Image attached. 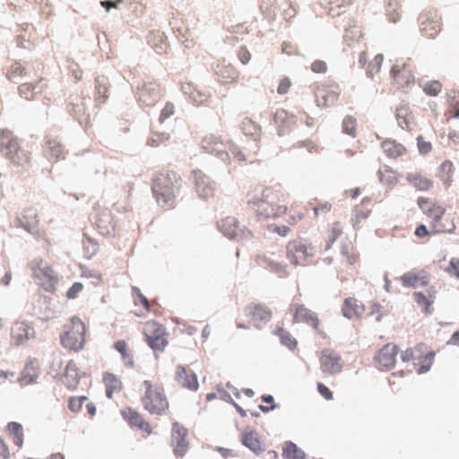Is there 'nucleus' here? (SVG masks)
I'll return each mask as SVG.
<instances>
[{
    "instance_id": "nucleus-1",
    "label": "nucleus",
    "mask_w": 459,
    "mask_h": 459,
    "mask_svg": "<svg viewBox=\"0 0 459 459\" xmlns=\"http://www.w3.org/2000/svg\"><path fill=\"white\" fill-rule=\"evenodd\" d=\"M247 209L258 219H277L294 226L305 218L307 208L298 201L290 202V194L279 184H256L247 194Z\"/></svg>"
},
{
    "instance_id": "nucleus-2",
    "label": "nucleus",
    "mask_w": 459,
    "mask_h": 459,
    "mask_svg": "<svg viewBox=\"0 0 459 459\" xmlns=\"http://www.w3.org/2000/svg\"><path fill=\"white\" fill-rule=\"evenodd\" d=\"M182 186V178L174 170L163 169L152 179V192L159 206L165 210L176 207L177 197Z\"/></svg>"
},
{
    "instance_id": "nucleus-3",
    "label": "nucleus",
    "mask_w": 459,
    "mask_h": 459,
    "mask_svg": "<svg viewBox=\"0 0 459 459\" xmlns=\"http://www.w3.org/2000/svg\"><path fill=\"white\" fill-rule=\"evenodd\" d=\"M140 400L143 409L152 415H164L169 409V402L165 388L158 381L147 379L142 382Z\"/></svg>"
},
{
    "instance_id": "nucleus-4",
    "label": "nucleus",
    "mask_w": 459,
    "mask_h": 459,
    "mask_svg": "<svg viewBox=\"0 0 459 459\" xmlns=\"http://www.w3.org/2000/svg\"><path fill=\"white\" fill-rule=\"evenodd\" d=\"M86 333V324L79 316H74L64 325L60 343L65 349L78 352L84 348Z\"/></svg>"
},
{
    "instance_id": "nucleus-5",
    "label": "nucleus",
    "mask_w": 459,
    "mask_h": 459,
    "mask_svg": "<svg viewBox=\"0 0 459 459\" xmlns=\"http://www.w3.org/2000/svg\"><path fill=\"white\" fill-rule=\"evenodd\" d=\"M0 153L18 166H25L31 160L30 153L20 146L18 138L8 129L0 130Z\"/></svg>"
},
{
    "instance_id": "nucleus-6",
    "label": "nucleus",
    "mask_w": 459,
    "mask_h": 459,
    "mask_svg": "<svg viewBox=\"0 0 459 459\" xmlns=\"http://www.w3.org/2000/svg\"><path fill=\"white\" fill-rule=\"evenodd\" d=\"M435 351L423 343L403 351L401 359L403 362L412 361L414 369L419 373L429 371L435 359Z\"/></svg>"
},
{
    "instance_id": "nucleus-7",
    "label": "nucleus",
    "mask_w": 459,
    "mask_h": 459,
    "mask_svg": "<svg viewBox=\"0 0 459 459\" xmlns=\"http://www.w3.org/2000/svg\"><path fill=\"white\" fill-rule=\"evenodd\" d=\"M143 334L145 342L153 351H164L169 344V333L166 327L156 320L143 323Z\"/></svg>"
},
{
    "instance_id": "nucleus-8",
    "label": "nucleus",
    "mask_w": 459,
    "mask_h": 459,
    "mask_svg": "<svg viewBox=\"0 0 459 459\" xmlns=\"http://www.w3.org/2000/svg\"><path fill=\"white\" fill-rule=\"evenodd\" d=\"M390 74L393 84L403 89L414 82L413 65L411 58H400L393 65Z\"/></svg>"
},
{
    "instance_id": "nucleus-9",
    "label": "nucleus",
    "mask_w": 459,
    "mask_h": 459,
    "mask_svg": "<svg viewBox=\"0 0 459 459\" xmlns=\"http://www.w3.org/2000/svg\"><path fill=\"white\" fill-rule=\"evenodd\" d=\"M32 276L36 282L46 290H52L56 282V276L47 262L43 259H35L30 263Z\"/></svg>"
},
{
    "instance_id": "nucleus-10",
    "label": "nucleus",
    "mask_w": 459,
    "mask_h": 459,
    "mask_svg": "<svg viewBox=\"0 0 459 459\" xmlns=\"http://www.w3.org/2000/svg\"><path fill=\"white\" fill-rule=\"evenodd\" d=\"M289 312L292 316L294 324H306L319 332V318L314 311L307 307L299 301L293 299L292 303L289 307Z\"/></svg>"
},
{
    "instance_id": "nucleus-11",
    "label": "nucleus",
    "mask_w": 459,
    "mask_h": 459,
    "mask_svg": "<svg viewBox=\"0 0 459 459\" xmlns=\"http://www.w3.org/2000/svg\"><path fill=\"white\" fill-rule=\"evenodd\" d=\"M243 316L250 325L260 328L272 319L273 312L264 304L250 303L243 309Z\"/></svg>"
},
{
    "instance_id": "nucleus-12",
    "label": "nucleus",
    "mask_w": 459,
    "mask_h": 459,
    "mask_svg": "<svg viewBox=\"0 0 459 459\" xmlns=\"http://www.w3.org/2000/svg\"><path fill=\"white\" fill-rule=\"evenodd\" d=\"M93 223L102 236H114L117 230V222L110 211L107 208L96 207L92 215Z\"/></svg>"
},
{
    "instance_id": "nucleus-13",
    "label": "nucleus",
    "mask_w": 459,
    "mask_h": 459,
    "mask_svg": "<svg viewBox=\"0 0 459 459\" xmlns=\"http://www.w3.org/2000/svg\"><path fill=\"white\" fill-rule=\"evenodd\" d=\"M398 347L393 342L385 344L373 357V362L379 370H389L396 362Z\"/></svg>"
},
{
    "instance_id": "nucleus-14",
    "label": "nucleus",
    "mask_w": 459,
    "mask_h": 459,
    "mask_svg": "<svg viewBox=\"0 0 459 459\" xmlns=\"http://www.w3.org/2000/svg\"><path fill=\"white\" fill-rule=\"evenodd\" d=\"M446 214V208L439 204L431 206L427 216L431 219L430 228L433 234L451 233L455 229V221H446V224L441 225L442 217Z\"/></svg>"
},
{
    "instance_id": "nucleus-15",
    "label": "nucleus",
    "mask_w": 459,
    "mask_h": 459,
    "mask_svg": "<svg viewBox=\"0 0 459 459\" xmlns=\"http://www.w3.org/2000/svg\"><path fill=\"white\" fill-rule=\"evenodd\" d=\"M420 30L429 39L435 38L441 30V18L437 11L423 12L420 17Z\"/></svg>"
},
{
    "instance_id": "nucleus-16",
    "label": "nucleus",
    "mask_w": 459,
    "mask_h": 459,
    "mask_svg": "<svg viewBox=\"0 0 459 459\" xmlns=\"http://www.w3.org/2000/svg\"><path fill=\"white\" fill-rule=\"evenodd\" d=\"M138 101L145 107H153L161 97V88L155 81L144 82L137 91Z\"/></svg>"
},
{
    "instance_id": "nucleus-17",
    "label": "nucleus",
    "mask_w": 459,
    "mask_h": 459,
    "mask_svg": "<svg viewBox=\"0 0 459 459\" xmlns=\"http://www.w3.org/2000/svg\"><path fill=\"white\" fill-rule=\"evenodd\" d=\"M431 274L425 269L414 268L401 276V282L403 287L420 288L429 287Z\"/></svg>"
},
{
    "instance_id": "nucleus-18",
    "label": "nucleus",
    "mask_w": 459,
    "mask_h": 459,
    "mask_svg": "<svg viewBox=\"0 0 459 459\" xmlns=\"http://www.w3.org/2000/svg\"><path fill=\"white\" fill-rule=\"evenodd\" d=\"M35 336V331L31 325L24 321H16L10 329L11 344L21 346Z\"/></svg>"
},
{
    "instance_id": "nucleus-19",
    "label": "nucleus",
    "mask_w": 459,
    "mask_h": 459,
    "mask_svg": "<svg viewBox=\"0 0 459 459\" xmlns=\"http://www.w3.org/2000/svg\"><path fill=\"white\" fill-rule=\"evenodd\" d=\"M192 178L195 189L198 196L203 199H209L214 196L215 186L211 178L200 169L192 171Z\"/></svg>"
},
{
    "instance_id": "nucleus-20",
    "label": "nucleus",
    "mask_w": 459,
    "mask_h": 459,
    "mask_svg": "<svg viewBox=\"0 0 459 459\" xmlns=\"http://www.w3.org/2000/svg\"><path fill=\"white\" fill-rule=\"evenodd\" d=\"M319 362L321 370L325 374L333 375L339 373L342 368L340 355L329 348L322 350Z\"/></svg>"
},
{
    "instance_id": "nucleus-21",
    "label": "nucleus",
    "mask_w": 459,
    "mask_h": 459,
    "mask_svg": "<svg viewBox=\"0 0 459 459\" xmlns=\"http://www.w3.org/2000/svg\"><path fill=\"white\" fill-rule=\"evenodd\" d=\"M313 255V248L299 241L290 242L287 246V257L295 265H303Z\"/></svg>"
},
{
    "instance_id": "nucleus-22",
    "label": "nucleus",
    "mask_w": 459,
    "mask_h": 459,
    "mask_svg": "<svg viewBox=\"0 0 459 459\" xmlns=\"http://www.w3.org/2000/svg\"><path fill=\"white\" fill-rule=\"evenodd\" d=\"M220 229L229 238H232L237 241H242L252 238V232L247 230L240 229L238 220L234 217H227L223 219L220 224Z\"/></svg>"
},
{
    "instance_id": "nucleus-23",
    "label": "nucleus",
    "mask_w": 459,
    "mask_h": 459,
    "mask_svg": "<svg viewBox=\"0 0 459 459\" xmlns=\"http://www.w3.org/2000/svg\"><path fill=\"white\" fill-rule=\"evenodd\" d=\"M341 89L336 84L322 85L316 91V101L319 107L333 106L339 99Z\"/></svg>"
},
{
    "instance_id": "nucleus-24",
    "label": "nucleus",
    "mask_w": 459,
    "mask_h": 459,
    "mask_svg": "<svg viewBox=\"0 0 459 459\" xmlns=\"http://www.w3.org/2000/svg\"><path fill=\"white\" fill-rule=\"evenodd\" d=\"M171 443L177 455H185L188 446L187 429L178 422H175L172 427Z\"/></svg>"
},
{
    "instance_id": "nucleus-25",
    "label": "nucleus",
    "mask_w": 459,
    "mask_h": 459,
    "mask_svg": "<svg viewBox=\"0 0 459 459\" xmlns=\"http://www.w3.org/2000/svg\"><path fill=\"white\" fill-rule=\"evenodd\" d=\"M280 135L285 134L297 126V117L283 108L277 109L273 117Z\"/></svg>"
},
{
    "instance_id": "nucleus-26",
    "label": "nucleus",
    "mask_w": 459,
    "mask_h": 459,
    "mask_svg": "<svg viewBox=\"0 0 459 459\" xmlns=\"http://www.w3.org/2000/svg\"><path fill=\"white\" fill-rule=\"evenodd\" d=\"M410 186L420 192H429L434 187L433 179L421 171L410 172L406 175Z\"/></svg>"
},
{
    "instance_id": "nucleus-27",
    "label": "nucleus",
    "mask_w": 459,
    "mask_h": 459,
    "mask_svg": "<svg viewBox=\"0 0 459 459\" xmlns=\"http://www.w3.org/2000/svg\"><path fill=\"white\" fill-rule=\"evenodd\" d=\"M83 373L80 371L74 360H69L65 366V372L62 376V383L70 390L78 387L80 379Z\"/></svg>"
},
{
    "instance_id": "nucleus-28",
    "label": "nucleus",
    "mask_w": 459,
    "mask_h": 459,
    "mask_svg": "<svg viewBox=\"0 0 459 459\" xmlns=\"http://www.w3.org/2000/svg\"><path fill=\"white\" fill-rule=\"evenodd\" d=\"M455 166L450 160H443L436 170L437 178L442 183L445 189H448L454 183Z\"/></svg>"
},
{
    "instance_id": "nucleus-29",
    "label": "nucleus",
    "mask_w": 459,
    "mask_h": 459,
    "mask_svg": "<svg viewBox=\"0 0 459 459\" xmlns=\"http://www.w3.org/2000/svg\"><path fill=\"white\" fill-rule=\"evenodd\" d=\"M398 126L406 131H411L415 126V117L408 103H401L395 110Z\"/></svg>"
},
{
    "instance_id": "nucleus-30",
    "label": "nucleus",
    "mask_w": 459,
    "mask_h": 459,
    "mask_svg": "<svg viewBox=\"0 0 459 459\" xmlns=\"http://www.w3.org/2000/svg\"><path fill=\"white\" fill-rule=\"evenodd\" d=\"M102 383L105 387V394L108 399H113L115 395L123 391L124 385L119 376L111 373L104 372L102 374Z\"/></svg>"
},
{
    "instance_id": "nucleus-31",
    "label": "nucleus",
    "mask_w": 459,
    "mask_h": 459,
    "mask_svg": "<svg viewBox=\"0 0 459 459\" xmlns=\"http://www.w3.org/2000/svg\"><path fill=\"white\" fill-rule=\"evenodd\" d=\"M437 290L434 286L430 285L425 291H414L413 298L417 305L425 312L431 313L433 311L432 305L436 299Z\"/></svg>"
},
{
    "instance_id": "nucleus-32",
    "label": "nucleus",
    "mask_w": 459,
    "mask_h": 459,
    "mask_svg": "<svg viewBox=\"0 0 459 459\" xmlns=\"http://www.w3.org/2000/svg\"><path fill=\"white\" fill-rule=\"evenodd\" d=\"M122 415L126 420L128 421V423L131 426L137 427L141 430L146 432L147 434L152 433V427L148 421H146L143 415L139 413L137 411L132 409V408H126L122 411Z\"/></svg>"
},
{
    "instance_id": "nucleus-33",
    "label": "nucleus",
    "mask_w": 459,
    "mask_h": 459,
    "mask_svg": "<svg viewBox=\"0 0 459 459\" xmlns=\"http://www.w3.org/2000/svg\"><path fill=\"white\" fill-rule=\"evenodd\" d=\"M176 380L184 387L192 391L198 389L199 384L196 375L191 370H187L185 367L179 365L176 368Z\"/></svg>"
},
{
    "instance_id": "nucleus-34",
    "label": "nucleus",
    "mask_w": 459,
    "mask_h": 459,
    "mask_svg": "<svg viewBox=\"0 0 459 459\" xmlns=\"http://www.w3.org/2000/svg\"><path fill=\"white\" fill-rule=\"evenodd\" d=\"M381 148L386 157L393 160L403 157L407 154L406 147L403 143L391 138L384 140L381 143Z\"/></svg>"
},
{
    "instance_id": "nucleus-35",
    "label": "nucleus",
    "mask_w": 459,
    "mask_h": 459,
    "mask_svg": "<svg viewBox=\"0 0 459 459\" xmlns=\"http://www.w3.org/2000/svg\"><path fill=\"white\" fill-rule=\"evenodd\" d=\"M95 106L100 108L104 105L108 99V82L105 77L95 78L94 87Z\"/></svg>"
},
{
    "instance_id": "nucleus-36",
    "label": "nucleus",
    "mask_w": 459,
    "mask_h": 459,
    "mask_svg": "<svg viewBox=\"0 0 459 459\" xmlns=\"http://www.w3.org/2000/svg\"><path fill=\"white\" fill-rule=\"evenodd\" d=\"M45 154L55 160L64 158V146L57 138L48 136L44 147Z\"/></svg>"
},
{
    "instance_id": "nucleus-37",
    "label": "nucleus",
    "mask_w": 459,
    "mask_h": 459,
    "mask_svg": "<svg viewBox=\"0 0 459 459\" xmlns=\"http://www.w3.org/2000/svg\"><path fill=\"white\" fill-rule=\"evenodd\" d=\"M185 92L188 95L189 99L197 106L204 105L209 101L210 94L198 89L191 83H187L184 86Z\"/></svg>"
},
{
    "instance_id": "nucleus-38",
    "label": "nucleus",
    "mask_w": 459,
    "mask_h": 459,
    "mask_svg": "<svg viewBox=\"0 0 459 459\" xmlns=\"http://www.w3.org/2000/svg\"><path fill=\"white\" fill-rule=\"evenodd\" d=\"M379 181L389 187H394L399 181L397 172L390 166L384 165L377 170Z\"/></svg>"
},
{
    "instance_id": "nucleus-39",
    "label": "nucleus",
    "mask_w": 459,
    "mask_h": 459,
    "mask_svg": "<svg viewBox=\"0 0 459 459\" xmlns=\"http://www.w3.org/2000/svg\"><path fill=\"white\" fill-rule=\"evenodd\" d=\"M364 311L363 305L354 298L345 299L342 306V314L348 318H354L360 316Z\"/></svg>"
},
{
    "instance_id": "nucleus-40",
    "label": "nucleus",
    "mask_w": 459,
    "mask_h": 459,
    "mask_svg": "<svg viewBox=\"0 0 459 459\" xmlns=\"http://www.w3.org/2000/svg\"><path fill=\"white\" fill-rule=\"evenodd\" d=\"M148 42L159 55L166 53L169 48V43L166 37L160 31L152 32L149 36Z\"/></svg>"
},
{
    "instance_id": "nucleus-41",
    "label": "nucleus",
    "mask_w": 459,
    "mask_h": 459,
    "mask_svg": "<svg viewBox=\"0 0 459 459\" xmlns=\"http://www.w3.org/2000/svg\"><path fill=\"white\" fill-rule=\"evenodd\" d=\"M242 132L255 140H257L262 134L261 126L249 117H245L241 122Z\"/></svg>"
},
{
    "instance_id": "nucleus-42",
    "label": "nucleus",
    "mask_w": 459,
    "mask_h": 459,
    "mask_svg": "<svg viewBox=\"0 0 459 459\" xmlns=\"http://www.w3.org/2000/svg\"><path fill=\"white\" fill-rule=\"evenodd\" d=\"M114 348L120 353L122 359L126 365L131 367L134 366L133 351L129 348V345L126 341H117L114 344Z\"/></svg>"
},
{
    "instance_id": "nucleus-43",
    "label": "nucleus",
    "mask_w": 459,
    "mask_h": 459,
    "mask_svg": "<svg viewBox=\"0 0 459 459\" xmlns=\"http://www.w3.org/2000/svg\"><path fill=\"white\" fill-rule=\"evenodd\" d=\"M242 443L255 453L262 451L261 441L258 438V435L255 431H247L242 435Z\"/></svg>"
},
{
    "instance_id": "nucleus-44",
    "label": "nucleus",
    "mask_w": 459,
    "mask_h": 459,
    "mask_svg": "<svg viewBox=\"0 0 459 459\" xmlns=\"http://www.w3.org/2000/svg\"><path fill=\"white\" fill-rule=\"evenodd\" d=\"M274 334H276L281 341V343L290 350L293 351L298 346L297 340L292 336V334L284 329L283 327H277L274 330Z\"/></svg>"
},
{
    "instance_id": "nucleus-45",
    "label": "nucleus",
    "mask_w": 459,
    "mask_h": 459,
    "mask_svg": "<svg viewBox=\"0 0 459 459\" xmlns=\"http://www.w3.org/2000/svg\"><path fill=\"white\" fill-rule=\"evenodd\" d=\"M7 432L12 437L13 442L18 446L22 447L23 444V429L18 422H10L7 425Z\"/></svg>"
},
{
    "instance_id": "nucleus-46",
    "label": "nucleus",
    "mask_w": 459,
    "mask_h": 459,
    "mask_svg": "<svg viewBox=\"0 0 459 459\" xmlns=\"http://www.w3.org/2000/svg\"><path fill=\"white\" fill-rule=\"evenodd\" d=\"M285 459H304L305 453L292 442H286L282 449Z\"/></svg>"
},
{
    "instance_id": "nucleus-47",
    "label": "nucleus",
    "mask_w": 459,
    "mask_h": 459,
    "mask_svg": "<svg viewBox=\"0 0 459 459\" xmlns=\"http://www.w3.org/2000/svg\"><path fill=\"white\" fill-rule=\"evenodd\" d=\"M368 202V199H363L362 203L356 207L353 218L355 224H359L362 220H366L369 217L371 209L366 206V204Z\"/></svg>"
},
{
    "instance_id": "nucleus-48",
    "label": "nucleus",
    "mask_w": 459,
    "mask_h": 459,
    "mask_svg": "<svg viewBox=\"0 0 459 459\" xmlns=\"http://www.w3.org/2000/svg\"><path fill=\"white\" fill-rule=\"evenodd\" d=\"M316 203H309V205L312 206L314 214L316 217H318L319 215L327 214L332 210V204L324 201V202H317L315 200Z\"/></svg>"
},
{
    "instance_id": "nucleus-49",
    "label": "nucleus",
    "mask_w": 459,
    "mask_h": 459,
    "mask_svg": "<svg viewBox=\"0 0 459 459\" xmlns=\"http://www.w3.org/2000/svg\"><path fill=\"white\" fill-rule=\"evenodd\" d=\"M384 62V56L381 54L377 55L369 63L367 67V74L369 77H373L377 74Z\"/></svg>"
},
{
    "instance_id": "nucleus-50",
    "label": "nucleus",
    "mask_w": 459,
    "mask_h": 459,
    "mask_svg": "<svg viewBox=\"0 0 459 459\" xmlns=\"http://www.w3.org/2000/svg\"><path fill=\"white\" fill-rule=\"evenodd\" d=\"M342 131L352 136L355 137L357 134V121L354 117L351 116H346L342 121Z\"/></svg>"
},
{
    "instance_id": "nucleus-51",
    "label": "nucleus",
    "mask_w": 459,
    "mask_h": 459,
    "mask_svg": "<svg viewBox=\"0 0 459 459\" xmlns=\"http://www.w3.org/2000/svg\"><path fill=\"white\" fill-rule=\"evenodd\" d=\"M25 75V69L19 63L13 64L7 71L6 76L10 81L15 82Z\"/></svg>"
},
{
    "instance_id": "nucleus-52",
    "label": "nucleus",
    "mask_w": 459,
    "mask_h": 459,
    "mask_svg": "<svg viewBox=\"0 0 459 459\" xmlns=\"http://www.w3.org/2000/svg\"><path fill=\"white\" fill-rule=\"evenodd\" d=\"M134 294V302L137 305H142L146 312L151 310V303L147 299V298L141 292V290L137 287H133L132 289Z\"/></svg>"
},
{
    "instance_id": "nucleus-53",
    "label": "nucleus",
    "mask_w": 459,
    "mask_h": 459,
    "mask_svg": "<svg viewBox=\"0 0 459 459\" xmlns=\"http://www.w3.org/2000/svg\"><path fill=\"white\" fill-rule=\"evenodd\" d=\"M86 401H88L86 396H73L69 399L68 408L73 412H79Z\"/></svg>"
},
{
    "instance_id": "nucleus-54",
    "label": "nucleus",
    "mask_w": 459,
    "mask_h": 459,
    "mask_svg": "<svg viewBox=\"0 0 459 459\" xmlns=\"http://www.w3.org/2000/svg\"><path fill=\"white\" fill-rule=\"evenodd\" d=\"M441 90L442 84L438 81L429 82L423 87L424 92L429 96H437Z\"/></svg>"
},
{
    "instance_id": "nucleus-55",
    "label": "nucleus",
    "mask_w": 459,
    "mask_h": 459,
    "mask_svg": "<svg viewBox=\"0 0 459 459\" xmlns=\"http://www.w3.org/2000/svg\"><path fill=\"white\" fill-rule=\"evenodd\" d=\"M35 86L31 83H22L19 86V93L25 100H32L34 98Z\"/></svg>"
},
{
    "instance_id": "nucleus-56",
    "label": "nucleus",
    "mask_w": 459,
    "mask_h": 459,
    "mask_svg": "<svg viewBox=\"0 0 459 459\" xmlns=\"http://www.w3.org/2000/svg\"><path fill=\"white\" fill-rule=\"evenodd\" d=\"M437 203L433 202L429 197L420 196L417 200L419 208L427 215L429 210H431V206L436 205Z\"/></svg>"
},
{
    "instance_id": "nucleus-57",
    "label": "nucleus",
    "mask_w": 459,
    "mask_h": 459,
    "mask_svg": "<svg viewBox=\"0 0 459 459\" xmlns=\"http://www.w3.org/2000/svg\"><path fill=\"white\" fill-rule=\"evenodd\" d=\"M175 113V106L172 102H167L160 111L159 120L163 123Z\"/></svg>"
},
{
    "instance_id": "nucleus-58",
    "label": "nucleus",
    "mask_w": 459,
    "mask_h": 459,
    "mask_svg": "<svg viewBox=\"0 0 459 459\" xmlns=\"http://www.w3.org/2000/svg\"><path fill=\"white\" fill-rule=\"evenodd\" d=\"M203 147L208 152H212L216 149V145L221 144V142L212 136L204 137L202 141Z\"/></svg>"
},
{
    "instance_id": "nucleus-59",
    "label": "nucleus",
    "mask_w": 459,
    "mask_h": 459,
    "mask_svg": "<svg viewBox=\"0 0 459 459\" xmlns=\"http://www.w3.org/2000/svg\"><path fill=\"white\" fill-rule=\"evenodd\" d=\"M83 285L81 282H74L67 290L66 297L69 299L77 298L78 294L82 290Z\"/></svg>"
},
{
    "instance_id": "nucleus-60",
    "label": "nucleus",
    "mask_w": 459,
    "mask_h": 459,
    "mask_svg": "<svg viewBox=\"0 0 459 459\" xmlns=\"http://www.w3.org/2000/svg\"><path fill=\"white\" fill-rule=\"evenodd\" d=\"M446 272L457 277L459 279V259L458 258H452L449 262V265L446 267Z\"/></svg>"
},
{
    "instance_id": "nucleus-61",
    "label": "nucleus",
    "mask_w": 459,
    "mask_h": 459,
    "mask_svg": "<svg viewBox=\"0 0 459 459\" xmlns=\"http://www.w3.org/2000/svg\"><path fill=\"white\" fill-rule=\"evenodd\" d=\"M291 87V82L289 78L285 77L281 79L279 82V85L277 87V92L280 95L286 94Z\"/></svg>"
},
{
    "instance_id": "nucleus-62",
    "label": "nucleus",
    "mask_w": 459,
    "mask_h": 459,
    "mask_svg": "<svg viewBox=\"0 0 459 459\" xmlns=\"http://www.w3.org/2000/svg\"><path fill=\"white\" fill-rule=\"evenodd\" d=\"M417 141H418V148L421 154H427L431 151V149H432L431 143L429 142L425 141L422 136H419L417 138Z\"/></svg>"
},
{
    "instance_id": "nucleus-63",
    "label": "nucleus",
    "mask_w": 459,
    "mask_h": 459,
    "mask_svg": "<svg viewBox=\"0 0 459 459\" xmlns=\"http://www.w3.org/2000/svg\"><path fill=\"white\" fill-rule=\"evenodd\" d=\"M311 70L316 74H324L327 70V65L322 60H316L311 64Z\"/></svg>"
},
{
    "instance_id": "nucleus-64",
    "label": "nucleus",
    "mask_w": 459,
    "mask_h": 459,
    "mask_svg": "<svg viewBox=\"0 0 459 459\" xmlns=\"http://www.w3.org/2000/svg\"><path fill=\"white\" fill-rule=\"evenodd\" d=\"M238 56L240 62L244 65L247 64L251 59V54L247 47H241L238 52Z\"/></svg>"
}]
</instances>
